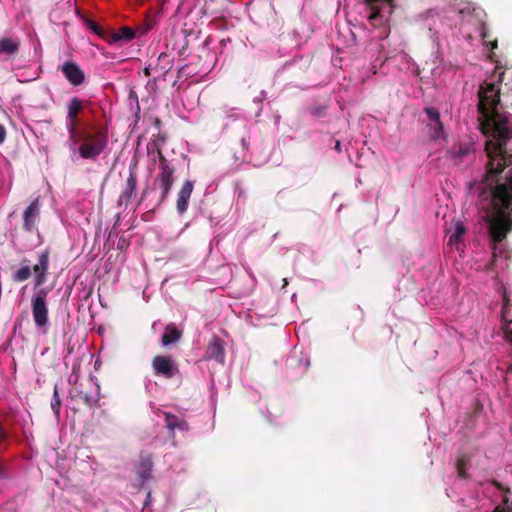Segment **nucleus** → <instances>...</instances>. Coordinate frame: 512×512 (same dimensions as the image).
I'll use <instances>...</instances> for the list:
<instances>
[{
  "mask_svg": "<svg viewBox=\"0 0 512 512\" xmlns=\"http://www.w3.org/2000/svg\"><path fill=\"white\" fill-rule=\"evenodd\" d=\"M479 121L483 134L489 137L485 151L489 158L481 196L491 197L485 221L494 246L512 230V170L501 182V174L512 163L508 143L512 140L510 118L501 113L500 89L495 83L481 86L478 92Z\"/></svg>",
  "mask_w": 512,
  "mask_h": 512,
  "instance_id": "obj_1",
  "label": "nucleus"
},
{
  "mask_svg": "<svg viewBox=\"0 0 512 512\" xmlns=\"http://www.w3.org/2000/svg\"><path fill=\"white\" fill-rule=\"evenodd\" d=\"M83 111V101L73 97L67 103V132L70 149L78 151L83 159L95 160L105 150L108 144L107 128L95 124L81 125L80 114Z\"/></svg>",
  "mask_w": 512,
  "mask_h": 512,
  "instance_id": "obj_2",
  "label": "nucleus"
},
{
  "mask_svg": "<svg viewBox=\"0 0 512 512\" xmlns=\"http://www.w3.org/2000/svg\"><path fill=\"white\" fill-rule=\"evenodd\" d=\"M148 154L156 153L159 160V173L154 180V186L160 190L159 203H163L168 198L174 181L176 168L163 154L162 150L156 143L147 145Z\"/></svg>",
  "mask_w": 512,
  "mask_h": 512,
  "instance_id": "obj_3",
  "label": "nucleus"
},
{
  "mask_svg": "<svg viewBox=\"0 0 512 512\" xmlns=\"http://www.w3.org/2000/svg\"><path fill=\"white\" fill-rule=\"evenodd\" d=\"M48 293V288H39L31 298L33 321L35 326L44 333L47 332L49 323V310L47 304Z\"/></svg>",
  "mask_w": 512,
  "mask_h": 512,
  "instance_id": "obj_4",
  "label": "nucleus"
},
{
  "mask_svg": "<svg viewBox=\"0 0 512 512\" xmlns=\"http://www.w3.org/2000/svg\"><path fill=\"white\" fill-rule=\"evenodd\" d=\"M151 366L156 376L172 379L180 374L177 362L170 355H157L152 359Z\"/></svg>",
  "mask_w": 512,
  "mask_h": 512,
  "instance_id": "obj_5",
  "label": "nucleus"
},
{
  "mask_svg": "<svg viewBox=\"0 0 512 512\" xmlns=\"http://www.w3.org/2000/svg\"><path fill=\"white\" fill-rule=\"evenodd\" d=\"M66 80L73 86H80L85 81V73L81 67L73 61H66L60 67Z\"/></svg>",
  "mask_w": 512,
  "mask_h": 512,
  "instance_id": "obj_6",
  "label": "nucleus"
},
{
  "mask_svg": "<svg viewBox=\"0 0 512 512\" xmlns=\"http://www.w3.org/2000/svg\"><path fill=\"white\" fill-rule=\"evenodd\" d=\"M40 217L39 200L35 199L23 212V228L32 232L36 230V223Z\"/></svg>",
  "mask_w": 512,
  "mask_h": 512,
  "instance_id": "obj_7",
  "label": "nucleus"
},
{
  "mask_svg": "<svg viewBox=\"0 0 512 512\" xmlns=\"http://www.w3.org/2000/svg\"><path fill=\"white\" fill-rule=\"evenodd\" d=\"M502 310H501V316H502V331L504 334V338L506 341L512 343V318L510 317V299L506 293V291L503 292L502 295Z\"/></svg>",
  "mask_w": 512,
  "mask_h": 512,
  "instance_id": "obj_8",
  "label": "nucleus"
},
{
  "mask_svg": "<svg viewBox=\"0 0 512 512\" xmlns=\"http://www.w3.org/2000/svg\"><path fill=\"white\" fill-rule=\"evenodd\" d=\"M425 113L429 118V123L427 125L430 130V137L433 140H437L443 134V124L440 120V113L436 108L433 107L426 108Z\"/></svg>",
  "mask_w": 512,
  "mask_h": 512,
  "instance_id": "obj_9",
  "label": "nucleus"
},
{
  "mask_svg": "<svg viewBox=\"0 0 512 512\" xmlns=\"http://www.w3.org/2000/svg\"><path fill=\"white\" fill-rule=\"evenodd\" d=\"M137 161H135L129 169V176L126 180V187L120 194V202L129 203L136 193L137 189V175H136Z\"/></svg>",
  "mask_w": 512,
  "mask_h": 512,
  "instance_id": "obj_10",
  "label": "nucleus"
},
{
  "mask_svg": "<svg viewBox=\"0 0 512 512\" xmlns=\"http://www.w3.org/2000/svg\"><path fill=\"white\" fill-rule=\"evenodd\" d=\"M194 189V183L190 180H186L177 194L176 208L179 214H183L187 211L189 205V199Z\"/></svg>",
  "mask_w": 512,
  "mask_h": 512,
  "instance_id": "obj_11",
  "label": "nucleus"
},
{
  "mask_svg": "<svg viewBox=\"0 0 512 512\" xmlns=\"http://www.w3.org/2000/svg\"><path fill=\"white\" fill-rule=\"evenodd\" d=\"M206 357L208 359H214L218 363H221V364L224 363L225 348H224V343L220 338L214 336L210 340L208 347L206 349Z\"/></svg>",
  "mask_w": 512,
  "mask_h": 512,
  "instance_id": "obj_12",
  "label": "nucleus"
},
{
  "mask_svg": "<svg viewBox=\"0 0 512 512\" xmlns=\"http://www.w3.org/2000/svg\"><path fill=\"white\" fill-rule=\"evenodd\" d=\"M153 461L149 454H142L140 456V462L137 467V475L140 481V485H143L146 481L152 477Z\"/></svg>",
  "mask_w": 512,
  "mask_h": 512,
  "instance_id": "obj_13",
  "label": "nucleus"
},
{
  "mask_svg": "<svg viewBox=\"0 0 512 512\" xmlns=\"http://www.w3.org/2000/svg\"><path fill=\"white\" fill-rule=\"evenodd\" d=\"M466 228L460 220L452 221L450 227L447 229L448 246H457L461 241V237L465 234Z\"/></svg>",
  "mask_w": 512,
  "mask_h": 512,
  "instance_id": "obj_14",
  "label": "nucleus"
},
{
  "mask_svg": "<svg viewBox=\"0 0 512 512\" xmlns=\"http://www.w3.org/2000/svg\"><path fill=\"white\" fill-rule=\"evenodd\" d=\"M48 258H40L38 264L33 267L35 276V291L46 282L48 276Z\"/></svg>",
  "mask_w": 512,
  "mask_h": 512,
  "instance_id": "obj_15",
  "label": "nucleus"
},
{
  "mask_svg": "<svg viewBox=\"0 0 512 512\" xmlns=\"http://www.w3.org/2000/svg\"><path fill=\"white\" fill-rule=\"evenodd\" d=\"M163 414L165 426L172 435H174L175 429H179L181 431H187L189 429L187 421L183 418H179L178 416L169 412H164Z\"/></svg>",
  "mask_w": 512,
  "mask_h": 512,
  "instance_id": "obj_16",
  "label": "nucleus"
},
{
  "mask_svg": "<svg viewBox=\"0 0 512 512\" xmlns=\"http://www.w3.org/2000/svg\"><path fill=\"white\" fill-rule=\"evenodd\" d=\"M135 35V31L132 28L122 26L117 32L109 31L107 42L109 44H115L120 41H130L135 37Z\"/></svg>",
  "mask_w": 512,
  "mask_h": 512,
  "instance_id": "obj_17",
  "label": "nucleus"
},
{
  "mask_svg": "<svg viewBox=\"0 0 512 512\" xmlns=\"http://www.w3.org/2000/svg\"><path fill=\"white\" fill-rule=\"evenodd\" d=\"M19 47V39L9 37H4L0 39V55L13 57L18 53Z\"/></svg>",
  "mask_w": 512,
  "mask_h": 512,
  "instance_id": "obj_18",
  "label": "nucleus"
},
{
  "mask_svg": "<svg viewBox=\"0 0 512 512\" xmlns=\"http://www.w3.org/2000/svg\"><path fill=\"white\" fill-rule=\"evenodd\" d=\"M182 335V331L179 330L175 324L171 323L165 327L161 342L164 346H168L180 340Z\"/></svg>",
  "mask_w": 512,
  "mask_h": 512,
  "instance_id": "obj_19",
  "label": "nucleus"
},
{
  "mask_svg": "<svg viewBox=\"0 0 512 512\" xmlns=\"http://www.w3.org/2000/svg\"><path fill=\"white\" fill-rule=\"evenodd\" d=\"M471 461V457L468 454H461L456 461V470L458 477L462 479H469V474L467 473L468 465Z\"/></svg>",
  "mask_w": 512,
  "mask_h": 512,
  "instance_id": "obj_20",
  "label": "nucleus"
},
{
  "mask_svg": "<svg viewBox=\"0 0 512 512\" xmlns=\"http://www.w3.org/2000/svg\"><path fill=\"white\" fill-rule=\"evenodd\" d=\"M83 20H84V24L87 29L93 31L96 35H98L99 37H101L102 39L107 41V37H108V33H109L108 30L104 29L98 23H96L95 21H93L90 18L85 17Z\"/></svg>",
  "mask_w": 512,
  "mask_h": 512,
  "instance_id": "obj_21",
  "label": "nucleus"
},
{
  "mask_svg": "<svg viewBox=\"0 0 512 512\" xmlns=\"http://www.w3.org/2000/svg\"><path fill=\"white\" fill-rule=\"evenodd\" d=\"M473 152V147L470 144L462 145L460 144L454 152V157L456 160L461 162L466 156L470 155Z\"/></svg>",
  "mask_w": 512,
  "mask_h": 512,
  "instance_id": "obj_22",
  "label": "nucleus"
},
{
  "mask_svg": "<svg viewBox=\"0 0 512 512\" xmlns=\"http://www.w3.org/2000/svg\"><path fill=\"white\" fill-rule=\"evenodd\" d=\"M50 405H51V409L54 412V414L56 416H59L60 410H61V406H62V401H61V398H60V396L58 394L57 385L54 386L53 396L51 398Z\"/></svg>",
  "mask_w": 512,
  "mask_h": 512,
  "instance_id": "obj_23",
  "label": "nucleus"
},
{
  "mask_svg": "<svg viewBox=\"0 0 512 512\" xmlns=\"http://www.w3.org/2000/svg\"><path fill=\"white\" fill-rule=\"evenodd\" d=\"M31 275V269L29 266H23L17 270L14 275V280L17 282H23L27 280Z\"/></svg>",
  "mask_w": 512,
  "mask_h": 512,
  "instance_id": "obj_24",
  "label": "nucleus"
},
{
  "mask_svg": "<svg viewBox=\"0 0 512 512\" xmlns=\"http://www.w3.org/2000/svg\"><path fill=\"white\" fill-rule=\"evenodd\" d=\"M158 61H166V65L161 67L163 73L168 72L172 68L173 59H171L168 54L161 53L158 56Z\"/></svg>",
  "mask_w": 512,
  "mask_h": 512,
  "instance_id": "obj_25",
  "label": "nucleus"
},
{
  "mask_svg": "<svg viewBox=\"0 0 512 512\" xmlns=\"http://www.w3.org/2000/svg\"><path fill=\"white\" fill-rule=\"evenodd\" d=\"M311 114L316 117H323L325 115V108L324 107H313L311 108Z\"/></svg>",
  "mask_w": 512,
  "mask_h": 512,
  "instance_id": "obj_26",
  "label": "nucleus"
},
{
  "mask_svg": "<svg viewBox=\"0 0 512 512\" xmlns=\"http://www.w3.org/2000/svg\"><path fill=\"white\" fill-rule=\"evenodd\" d=\"M503 504L506 506V508L497 507L494 512H512V510L509 507V499L507 498V496L503 498Z\"/></svg>",
  "mask_w": 512,
  "mask_h": 512,
  "instance_id": "obj_27",
  "label": "nucleus"
},
{
  "mask_svg": "<svg viewBox=\"0 0 512 512\" xmlns=\"http://www.w3.org/2000/svg\"><path fill=\"white\" fill-rule=\"evenodd\" d=\"M494 73L498 74V82H503L505 79L506 71L502 70L500 66H496Z\"/></svg>",
  "mask_w": 512,
  "mask_h": 512,
  "instance_id": "obj_28",
  "label": "nucleus"
},
{
  "mask_svg": "<svg viewBox=\"0 0 512 512\" xmlns=\"http://www.w3.org/2000/svg\"><path fill=\"white\" fill-rule=\"evenodd\" d=\"M490 483L495 486L497 489L499 490H502L504 491L505 493H509L510 492V489L509 488H506L504 487L499 481L495 480V479H492L490 481Z\"/></svg>",
  "mask_w": 512,
  "mask_h": 512,
  "instance_id": "obj_29",
  "label": "nucleus"
},
{
  "mask_svg": "<svg viewBox=\"0 0 512 512\" xmlns=\"http://www.w3.org/2000/svg\"><path fill=\"white\" fill-rule=\"evenodd\" d=\"M6 139V129L0 124V144H3Z\"/></svg>",
  "mask_w": 512,
  "mask_h": 512,
  "instance_id": "obj_30",
  "label": "nucleus"
},
{
  "mask_svg": "<svg viewBox=\"0 0 512 512\" xmlns=\"http://www.w3.org/2000/svg\"><path fill=\"white\" fill-rule=\"evenodd\" d=\"M335 150L339 153L342 151L341 142L339 140H337L335 143Z\"/></svg>",
  "mask_w": 512,
  "mask_h": 512,
  "instance_id": "obj_31",
  "label": "nucleus"
},
{
  "mask_svg": "<svg viewBox=\"0 0 512 512\" xmlns=\"http://www.w3.org/2000/svg\"><path fill=\"white\" fill-rule=\"evenodd\" d=\"M144 74H145L146 76H150V67H146V68L144 69Z\"/></svg>",
  "mask_w": 512,
  "mask_h": 512,
  "instance_id": "obj_32",
  "label": "nucleus"
},
{
  "mask_svg": "<svg viewBox=\"0 0 512 512\" xmlns=\"http://www.w3.org/2000/svg\"><path fill=\"white\" fill-rule=\"evenodd\" d=\"M497 45H498V44H497V40H494V41L491 43V48H492V49H495V48H497Z\"/></svg>",
  "mask_w": 512,
  "mask_h": 512,
  "instance_id": "obj_33",
  "label": "nucleus"
},
{
  "mask_svg": "<svg viewBox=\"0 0 512 512\" xmlns=\"http://www.w3.org/2000/svg\"><path fill=\"white\" fill-rule=\"evenodd\" d=\"M4 476V469L3 467L0 465V478H3Z\"/></svg>",
  "mask_w": 512,
  "mask_h": 512,
  "instance_id": "obj_34",
  "label": "nucleus"
},
{
  "mask_svg": "<svg viewBox=\"0 0 512 512\" xmlns=\"http://www.w3.org/2000/svg\"><path fill=\"white\" fill-rule=\"evenodd\" d=\"M150 498H151V493L149 492V493L147 494L146 504L148 503V501H150Z\"/></svg>",
  "mask_w": 512,
  "mask_h": 512,
  "instance_id": "obj_35",
  "label": "nucleus"
},
{
  "mask_svg": "<svg viewBox=\"0 0 512 512\" xmlns=\"http://www.w3.org/2000/svg\"><path fill=\"white\" fill-rule=\"evenodd\" d=\"M86 402L89 403V397L85 396Z\"/></svg>",
  "mask_w": 512,
  "mask_h": 512,
  "instance_id": "obj_36",
  "label": "nucleus"
},
{
  "mask_svg": "<svg viewBox=\"0 0 512 512\" xmlns=\"http://www.w3.org/2000/svg\"><path fill=\"white\" fill-rule=\"evenodd\" d=\"M492 256H493V257H496V256H497V254H496V252H495V251L493 252Z\"/></svg>",
  "mask_w": 512,
  "mask_h": 512,
  "instance_id": "obj_37",
  "label": "nucleus"
}]
</instances>
